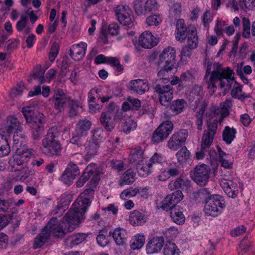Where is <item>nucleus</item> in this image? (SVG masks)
Wrapping results in <instances>:
<instances>
[{"label":"nucleus","mask_w":255,"mask_h":255,"mask_svg":"<svg viewBox=\"0 0 255 255\" xmlns=\"http://www.w3.org/2000/svg\"><path fill=\"white\" fill-rule=\"evenodd\" d=\"M204 92L201 86L195 85L189 93L188 98L190 102H194V109L199 108V110L196 112V125L199 130L202 129L203 125V118L205 109L208 106V102L203 100Z\"/></svg>","instance_id":"obj_1"},{"label":"nucleus","mask_w":255,"mask_h":255,"mask_svg":"<svg viewBox=\"0 0 255 255\" xmlns=\"http://www.w3.org/2000/svg\"><path fill=\"white\" fill-rule=\"evenodd\" d=\"M60 132L57 127H52L48 130L42 141L43 152L50 156L61 154L62 146L58 140Z\"/></svg>","instance_id":"obj_2"},{"label":"nucleus","mask_w":255,"mask_h":255,"mask_svg":"<svg viewBox=\"0 0 255 255\" xmlns=\"http://www.w3.org/2000/svg\"><path fill=\"white\" fill-rule=\"evenodd\" d=\"M81 206H76L75 202L70 209L63 218V223L69 226V229L74 230L82 221L85 219V213L86 211Z\"/></svg>","instance_id":"obj_3"},{"label":"nucleus","mask_w":255,"mask_h":255,"mask_svg":"<svg viewBox=\"0 0 255 255\" xmlns=\"http://www.w3.org/2000/svg\"><path fill=\"white\" fill-rule=\"evenodd\" d=\"M225 207V202L223 197L214 195L206 200L204 212L207 215L217 216L221 213Z\"/></svg>","instance_id":"obj_4"},{"label":"nucleus","mask_w":255,"mask_h":255,"mask_svg":"<svg viewBox=\"0 0 255 255\" xmlns=\"http://www.w3.org/2000/svg\"><path fill=\"white\" fill-rule=\"evenodd\" d=\"M14 152V154L9 160V164L13 167L15 165L20 166L28 162L35 155L34 150L25 146L16 149Z\"/></svg>","instance_id":"obj_5"},{"label":"nucleus","mask_w":255,"mask_h":255,"mask_svg":"<svg viewBox=\"0 0 255 255\" xmlns=\"http://www.w3.org/2000/svg\"><path fill=\"white\" fill-rule=\"evenodd\" d=\"M92 126L91 121L87 119L80 120L76 124V127L70 138V142L78 146L82 144V138L86 136Z\"/></svg>","instance_id":"obj_6"},{"label":"nucleus","mask_w":255,"mask_h":255,"mask_svg":"<svg viewBox=\"0 0 255 255\" xmlns=\"http://www.w3.org/2000/svg\"><path fill=\"white\" fill-rule=\"evenodd\" d=\"M211 169L209 166L205 164H198L193 171L190 172V176L193 181L201 186L205 185L209 181Z\"/></svg>","instance_id":"obj_7"},{"label":"nucleus","mask_w":255,"mask_h":255,"mask_svg":"<svg viewBox=\"0 0 255 255\" xmlns=\"http://www.w3.org/2000/svg\"><path fill=\"white\" fill-rule=\"evenodd\" d=\"M173 128V124L171 121H166L161 124L153 132L151 140L153 143H158L165 139L171 133Z\"/></svg>","instance_id":"obj_8"},{"label":"nucleus","mask_w":255,"mask_h":255,"mask_svg":"<svg viewBox=\"0 0 255 255\" xmlns=\"http://www.w3.org/2000/svg\"><path fill=\"white\" fill-rule=\"evenodd\" d=\"M57 220V217H53L48 222L46 225L48 226L47 231L49 233V236L52 234L55 237L63 238L65 234L69 232H71L73 230L69 229V226L67 224L63 223V220L59 224H56L55 223Z\"/></svg>","instance_id":"obj_9"},{"label":"nucleus","mask_w":255,"mask_h":255,"mask_svg":"<svg viewBox=\"0 0 255 255\" xmlns=\"http://www.w3.org/2000/svg\"><path fill=\"white\" fill-rule=\"evenodd\" d=\"M175 57L176 50L175 48L168 47L159 55L156 64L158 66H165V67L167 66L176 67Z\"/></svg>","instance_id":"obj_10"},{"label":"nucleus","mask_w":255,"mask_h":255,"mask_svg":"<svg viewBox=\"0 0 255 255\" xmlns=\"http://www.w3.org/2000/svg\"><path fill=\"white\" fill-rule=\"evenodd\" d=\"M70 100L61 89H54L53 96L49 99V102L54 108L59 112L63 111Z\"/></svg>","instance_id":"obj_11"},{"label":"nucleus","mask_w":255,"mask_h":255,"mask_svg":"<svg viewBox=\"0 0 255 255\" xmlns=\"http://www.w3.org/2000/svg\"><path fill=\"white\" fill-rule=\"evenodd\" d=\"M45 122V118L43 114L38 113L35 115L31 122H29V126L33 139H38L40 135L44 130L43 124Z\"/></svg>","instance_id":"obj_12"},{"label":"nucleus","mask_w":255,"mask_h":255,"mask_svg":"<svg viewBox=\"0 0 255 255\" xmlns=\"http://www.w3.org/2000/svg\"><path fill=\"white\" fill-rule=\"evenodd\" d=\"M233 176H230L229 178H221L219 183L227 196L235 198L238 195L239 189L237 184L233 181Z\"/></svg>","instance_id":"obj_13"},{"label":"nucleus","mask_w":255,"mask_h":255,"mask_svg":"<svg viewBox=\"0 0 255 255\" xmlns=\"http://www.w3.org/2000/svg\"><path fill=\"white\" fill-rule=\"evenodd\" d=\"M188 135V130L185 129L174 133L168 142V147L173 150H177L186 141Z\"/></svg>","instance_id":"obj_14"},{"label":"nucleus","mask_w":255,"mask_h":255,"mask_svg":"<svg viewBox=\"0 0 255 255\" xmlns=\"http://www.w3.org/2000/svg\"><path fill=\"white\" fill-rule=\"evenodd\" d=\"M183 195L181 191L176 190L171 194L168 195L163 200L162 208L164 210H170L177 208L176 205L182 200Z\"/></svg>","instance_id":"obj_15"},{"label":"nucleus","mask_w":255,"mask_h":255,"mask_svg":"<svg viewBox=\"0 0 255 255\" xmlns=\"http://www.w3.org/2000/svg\"><path fill=\"white\" fill-rule=\"evenodd\" d=\"M80 174L77 165L70 162L61 177V180L65 184H70Z\"/></svg>","instance_id":"obj_16"},{"label":"nucleus","mask_w":255,"mask_h":255,"mask_svg":"<svg viewBox=\"0 0 255 255\" xmlns=\"http://www.w3.org/2000/svg\"><path fill=\"white\" fill-rule=\"evenodd\" d=\"M94 190L92 188H88L84 190L75 201L76 206H81L87 211V208L90 206L93 200Z\"/></svg>","instance_id":"obj_17"},{"label":"nucleus","mask_w":255,"mask_h":255,"mask_svg":"<svg viewBox=\"0 0 255 255\" xmlns=\"http://www.w3.org/2000/svg\"><path fill=\"white\" fill-rule=\"evenodd\" d=\"M164 239L162 236H156L150 239L146 246L148 254L159 253L164 245Z\"/></svg>","instance_id":"obj_18"},{"label":"nucleus","mask_w":255,"mask_h":255,"mask_svg":"<svg viewBox=\"0 0 255 255\" xmlns=\"http://www.w3.org/2000/svg\"><path fill=\"white\" fill-rule=\"evenodd\" d=\"M219 70L221 74L220 82L221 88L227 87L228 89L231 88L234 81V77L232 76L233 75H234L233 70L230 69L229 67H227L226 69H223L221 64Z\"/></svg>","instance_id":"obj_19"},{"label":"nucleus","mask_w":255,"mask_h":255,"mask_svg":"<svg viewBox=\"0 0 255 255\" xmlns=\"http://www.w3.org/2000/svg\"><path fill=\"white\" fill-rule=\"evenodd\" d=\"M138 42L144 48H151L157 45L158 40L150 32L146 31L139 36Z\"/></svg>","instance_id":"obj_20"},{"label":"nucleus","mask_w":255,"mask_h":255,"mask_svg":"<svg viewBox=\"0 0 255 255\" xmlns=\"http://www.w3.org/2000/svg\"><path fill=\"white\" fill-rule=\"evenodd\" d=\"M87 44L84 42L73 45L69 50V55L76 61L82 60L85 56Z\"/></svg>","instance_id":"obj_21"},{"label":"nucleus","mask_w":255,"mask_h":255,"mask_svg":"<svg viewBox=\"0 0 255 255\" xmlns=\"http://www.w3.org/2000/svg\"><path fill=\"white\" fill-rule=\"evenodd\" d=\"M128 89L133 93L142 95L149 89L148 84L141 79L131 80L129 82Z\"/></svg>","instance_id":"obj_22"},{"label":"nucleus","mask_w":255,"mask_h":255,"mask_svg":"<svg viewBox=\"0 0 255 255\" xmlns=\"http://www.w3.org/2000/svg\"><path fill=\"white\" fill-rule=\"evenodd\" d=\"M85 159L90 160L94 158L97 154L100 147V144L98 141L88 139L85 143Z\"/></svg>","instance_id":"obj_23"},{"label":"nucleus","mask_w":255,"mask_h":255,"mask_svg":"<svg viewBox=\"0 0 255 255\" xmlns=\"http://www.w3.org/2000/svg\"><path fill=\"white\" fill-rule=\"evenodd\" d=\"M187 106V103L183 99H179L173 101L167 107L168 111H171V115H178L185 109Z\"/></svg>","instance_id":"obj_24"},{"label":"nucleus","mask_w":255,"mask_h":255,"mask_svg":"<svg viewBox=\"0 0 255 255\" xmlns=\"http://www.w3.org/2000/svg\"><path fill=\"white\" fill-rule=\"evenodd\" d=\"M113 117L114 113L110 111L101 114L100 122L107 131H111L114 128Z\"/></svg>","instance_id":"obj_25"},{"label":"nucleus","mask_w":255,"mask_h":255,"mask_svg":"<svg viewBox=\"0 0 255 255\" xmlns=\"http://www.w3.org/2000/svg\"><path fill=\"white\" fill-rule=\"evenodd\" d=\"M189 25L188 27L185 26L184 20L183 19H179L177 21L176 27L177 30V33L176 38L178 41L181 42L184 41L187 38V34L189 30Z\"/></svg>","instance_id":"obj_26"},{"label":"nucleus","mask_w":255,"mask_h":255,"mask_svg":"<svg viewBox=\"0 0 255 255\" xmlns=\"http://www.w3.org/2000/svg\"><path fill=\"white\" fill-rule=\"evenodd\" d=\"M48 225H46L43 228L41 232L35 238L34 240L33 248L37 249L41 247L49 239V233L47 231Z\"/></svg>","instance_id":"obj_27"},{"label":"nucleus","mask_w":255,"mask_h":255,"mask_svg":"<svg viewBox=\"0 0 255 255\" xmlns=\"http://www.w3.org/2000/svg\"><path fill=\"white\" fill-rule=\"evenodd\" d=\"M214 70L211 73V76L208 82V89L211 90L213 89V92H214V89L216 88L215 82L216 81L219 80L220 81L221 74H220L219 67L220 64L219 63L215 62L213 65Z\"/></svg>","instance_id":"obj_28"},{"label":"nucleus","mask_w":255,"mask_h":255,"mask_svg":"<svg viewBox=\"0 0 255 255\" xmlns=\"http://www.w3.org/2000/svg\"><path fill=\"white\" fill-rule=\"evenodd\" d=\"M112 236L118 246H123L127 242V232L123 228H118L115 229Z\"/></svg>","instance_id":"obj_29"},{"label":"nucleus","mask_w":255,"mask_h":255,"mask_svg":"<svg viewBox=\"0 0 255 255\" xmlns=\"http://www.w3.org/2000/svg\"><path fill=\"white\" fill-rule=\"evenodd\" d=\"M25 138L26 135L22 129L14 131L13 136L12 150H15L22 146H25L24 143Z\"/></svg>","instance_id":"obj_30"},{"label":"nucleus","mask_w":255,"mask_h":255,"mask_svg":"<svg viewBox=\"0 0 255 255\" xmlns=\"http://www.w3.org/2000/svg\"><path fill=\"white\" fill-rule=\"evenodd\" d=\"M189 30L190 31L187 34V42L186 46L194 49L197 47L198 43L197 30L194 25H190Z\"/></svg>","instance_id":"obj_31"},{"label":"nucleus","mask_w":255,"mask_h":255,"mask_svg":"<svg viewBox=\"0 0 255 255\" xmlns=\"http://www.w3.org/2000/svg\"><path fill=\"white\" fill-rule=\"evenodd\" d=\"M130 223L134 226H140L145 223V216L137 210H134L129 216Z\"/></svg>","instance_id":"obj_32"},{"label":"nucleus","mask_w":255,"mask_h":255,"mask_svg":"<svg viewBox=\"0 0 255 255\" xmlns=\"http://www.w3.org/2000/svg\"><path fill=\"white\" fill-rule=\"evenodd\" d=\"M144 159L143 149L141 147H137L131 152L129 160L131 164L137 166L143 163Z\"/></svg>","instance_id":"obj_33"},{"label":"nucleus","mask_w":255,"mask_h":255,"mask_svg":"<svg viewBox=\"0 0 255 255\" xmlns=\"http://www.w3.org/2000/svg\"><path fill=\"white\" fill-rule=\"evenodd\" d=\"M190 181L179 178L176 179L175 181L170 182L168 185V187L171 190L181 191V190L187 189L190 187Z\"/></svg>","instance_id":"obj_34"},{"label":"nucleus","mask_w":255,"mask_h":255,"mask_svg":"<svg viewBox=\"0 0 255 255\" xmlns=\"http://www.w3.org/2000/svg\"><path fill=\"white\" fill-rule=\"evenodd\" d=\"M140 101L136 98L129 97L123 104V110L124 111H128L130 110H138L140 107Z\"/></svg>","instance_id":"obj_35"},{"label":"nucleus","mask_w":255,"mask_h":255,"mask_svg":"<svg viewBox=\"0 0 255 255\" xmlns=\"http://www.w3.org/2000/svg\"><path fill=\"white\" fill-rule=\"evenodd\" d=\"M135 180V173L131 169H128L121 176L119 181V185L123 186L125 185L131 184Z\"/></svg>","instance_id":"obj_36"},{"label":"nucleus","mask_w":255,"mask_h":255,"mask_svg":"<svg viewBox=\"0 0 255 255\" xmlns=\"http://www.w3.org/2000/svg\"><path fill=\"white\" fill-rule=\"evenodd\" d=\"M5 129L8 133H10L14 130L22 129L21 125L17 118L14 117H8L7 118V123Z\"/></svg>","instance_id":"obj_37"},{"label":"nucleus","mask_w":255,"mask_h":255,"mask_svg":"<svg viewBox=\"0 0 255 255\" xmlns=\"http://www.w3.org/2000/svg\"><path fill=\"white\" fill-rule=\"evenodd\" d=\"M44 73V71L42 70L41 65H37L33 69L32 75L30 76L27 80L29 83H31L33 80H37L40 83H44L45 82Z\"/></svg>","instance_id":"obj_38"},{"label":"nucleus","mask_w":255,"mask_h":255,"mask_svg":"<svg viewBox=\"0 0 255 255\" xmlns=\"http://www.w3.org/2000/svg\"><path fill=\"white\" fill-rule=\"evenodd\" d=\"M170 215L172 221L178 225H182L185 222V217L182 211L178 208H172L170 212Z\"/></svg>","instance_id":"obj_39"},{"label":"nucleus","mask_w":255,"mask_h":255,"mask_svg":"<svg viewBox=\"0 0 255 255\" xmlns=\"http://www.w3.org/2000/svg\"><path fill=\"white\" fill-rule=\"evenodd\" d=\"M87 236L88 234L84 233L74 234L66 239V243L67 245L70 247L76 246L83 242Z\"/></svg>","instance_id":"obj_40"},{"label":"nucleus","mask_w":255,"mask_h":255,"mask_svg":"<svg viewBox=\"0 0 255 255\" xmlns=\"http://www.w3.org/2000/svg\"><path fill=\"white\" fill-rule=\"evenodd\" d=\"M252 250V242L249 240L248 236H245L242 240L238 249V255H244Z\"/></svg>","instance_id":"obj_41"},{"label":"nucleus","mask_w":255,"mask_h":255,"mask_svg":"<svg viewBox=\"0 0 255 255\" xmlns=\"http://www.w3.org/2000/svg\"><path fill=\"white\" fill-rule=\"evenodd\" d=\"M236 133V130L235 128H231L228 126L225 128L223 132V139L227 144H230L235 138V134Z\"/></svg>","instance_id":"obj_42"},{"label":"nucleus","mask_w":255,"mask_h":255,"mask_svg":"<svg viewBox=\"0 0 255 255\" xmlns=\"http://www.w3.org/2000/svg\"><path fill=\"white\" fill-rule=\"evenodd\" d=\"M195 78L194 73L188 71L182 73L180 75V86H182V88L187 86L190 83H193Z\"/></svg>","instance_id":"obj_43"},{"label":"nucleus","mask_w":255,"mask_h":255,"mask_svg":"<svg viewBox=\"0 0 255 255\" xmlns=\"http://www.w3.org/2000/svg\"><path fill=\"white\" fill-rule=\"evenodd\" d=\"M180 251L174 243L167 242L164 248V255H179Z\"/></svg>","instance_id":"obj_44"},{"label":"nucleus","mask_w":255,"mask_h":255,"mask_svg":"<svg viewBox=\"0 0 255 255\" xmlns=\"http://www.w3.org/2000/svg\"><path fill=\"white\" fill-rule=\"evenodd\" d=\"M145 242V237L141 235H137L134 236V239L131 242L130 245L131 249L139 250L141 249Z\"/></svg>","instance_id":"obj_45"},{"label":"nucleus","mask_w":255,"mask_h":255,"mask_svg":"<svg viewBox=\"0 0 255 255\" xmlns=\"http://www.w3.org/2000/svg\"><path fill=\"white\" fill-rule=\"evenodd\" d=\"M133 8L138 15L146 14L144 0H135L133 2Z\"/></svg>","instance_id":"obj_46"},{"label":"nucleus","mask_w":255,"mask_h":255,"mask_svg":"<svg viewBox=\"0 0 255 255\" xmlns=\"http://www.w3.org/2000/svg\"><path fill=\"white\" fill-rule=\"evenodd\" d=\"M214 136L204 131L202 137L201 146H203L204 149H209L213 143Z\"/></svg>","instance_id":"obj_47"},{"label":"nucleus","mask_w":255,"mask_h":255,"mask_svg":"<svg viewBox=\"0 0 255 255\" xmlns=\"http://www.w3.org/2000/svg\"><path fill=\"white\" fill-rule=\"evenodd\" d=\"M118 19L122 24L129 27H131L134 25V17L131 13V11L126 15L125 14V15L120 17V18Z\"/></svg>","instance_id":"obj_48"},{"label":"nucleus","mask_w":255,"mask_h":255,"mask_svg":"<svg viewBox=\"0 0 255 255\" xmlns=\"http://www.w3.org/2000/svg\"><path fill=\"white\" fill-rule=\"evenodd\" d=\"M176 157L178 160V161L180 164H183L187 161L188 159L190 156V152L186 148V147H184L181 148L177 153H176Z\"/></svg>","instance_id":"obj_49"},{"label":"nucleus","mask_w":255,"mask_h":255,"mask_svg":"<svg viewBox=\"0 0 255 255\" xmlns=\"http://www.w3.org/2000/svg\"><path fill=\"white\" fill-rule=\"evenodd\" d=\"M242 86L238 84V86L234 87L231 91V96L233 98L243 101L245 99L249 98L250 96L245 93L241 94Z\"/></svg>","instance_id":"obj_50"},{"label":"nucleus","mask_w":255,"mask_h":255,"mask_svg":"<svg viewBox=\"0 0 255 255\" xmlns=\"http://www.w3.org/2000/svg\"><path fill=\"white\" fill-rule=\"evenodd\" d=\"M21 112L23 114L26 123L29 124V122H31L32 118H33L35 115L34 108L31 106H26L22 108Z\"/></svg>","instance_id":"obj_51"},{"label":"nucleus","mask_w":255,"mask_h":255,"mask_svg":"<svg viewBox=\"0 0 255 255\" xmlns=\"http://www.w3.org/2000/svg\"><path fill=\"white\" fill-rule=\"evenodd\" d=\"M175 67H165V66H163L162 68L158 72L157 76L162 80H168L169 78V76H171V71Z\"/></svg>","instance_id":"obj_52"},{"label":"nucleus","mask_w":255,"mask_h":255,"mask_svg":"<svg viewBox=\"0 0 255 255\" xmlns=\"http://www.w3.org/2000/svg\"><path fill=\"white\" fill-rule=\"evenodd\" d=\"M153 87L155 92L159 94V96H160V95L165 94V93L173 92L172 88L169 84L164 86L159 83L158 84H155L153 85Z\"/></svg>","instance_id":"obj_53"},{"label":"nucleus","mask_w":255,"mask_h":255,"mask_svg":"<svg viewBox=\"0 0 255 255\" xmlns=\"http://www.w3.org/2000/svg\"><path fill=\"white\" fill-rule=\"evenodd\" d=\"M173 98V91L165 93V94L160 95L159 100L160 104L166 107L170 104L169 103Z\"/></svg>","instance_id":"obj_54"},{"label":"nucleus","mask_w":255,"mask_h":255,"mask_svg":"<svg viewBox=\"0 0 255 255\" xmlns=\"http://www.w3.org/2000/svg\"><path fill=\"white\" fill-rule=\"evenodd\" d=\"M145 9L146 11V14L149 12L155 11L158 9V4L157 0H147L145 2Z\"/></svg>","instance_id":"obj_55"},{"label":"nucleus","mask_w":255,"mask_h":255,"mask_svg":"<svg viewBox=\"0 0 255 255\" xmlns=\"http://www.w3.org/2000/svg\"><path fill=\"white\" fill-rule=\"evenodd\" d=\"M136 127V123L133 120L129 119L122 126V129L125 133H129L131 130H134Z\"/></svg>","instance_id":"obj_56"},{"label":"nucleus","mask_w":255,"mask_h":255,"mask_svg":"<svg viewBox=\"0 0 255 255\" xmlns=\"http://www.w3.org/2000/svg\"><path fill=\"white\" fill-rule=\"evenodd\" d=\"M129 7L126 5H118L115 9V12L117 17V19L120 18V17L124 16L127 13L131 12Z\"/></svg>","instance_id":"obj_57"},{"label":"nucleus","mask_w":255,"mask_h":255,"mask_svg":"<svg viewBox=\"0 0 255 255\" xmlns=\"http://www.w3.org/2000/svg\"><path fill=\"white\" fill-rule=\"evenodd\" d=\"M69 107V116L70 117L73 118L75 117L78 112V108L79 105L76 101L73 100H70L68 103Z\"/></svg>","instance_id":"obj_58"},{"label":"nucleus","mask_w":255,"mask_h":255,"mask_svg":"<svg viewBox=\"0 0 255 255\" xmlns=\"http://www.w3.org/2000/svg\"><path fill=\"white\" fill-rule=\"evenodd\" d=\"M218 121V118L213 120L212 121H209L207 125L208 129L204 131L215 135L217 129Z\"/></svg>","instance_id":"obj_59"},{"label":"nucleus","mask_w":255,"mask_h":255,"mask_svg":"<svg viewBox=\"0 0 255 255\" xmlns=\"http://www.w3.org/2000/svg\"><path fill=\"white\" fill-rule=\"evenodd\" d=\"M65 202V201H63V199H61L58 203L57 208L53 210L54 215H57V217H60L61 216L67 206V203Z\"/></svg>","instance_id":"obj_60"},{"label":"nucleus","mask_w":255,"mask_h":255,"mask_svg":"<svg viewBox=\"0 0 255 255\" xmlns=\"http://www.w3.org/2000/svg\"><path fill=\"white\" fill-rule=\"evenodd\" d=\"M161 22L160 16L157 14L149 16L146 18V22L149 26H157Z\"/></svg>","instance_id":"obj_61"},{"label":"nucleus","mask_w":255,"mask_h":255,"mask_svg":"<svg viewBox=\"0 0 255 255\" xmlns=\"http://www.w3.org/2000/svg\"><path fill=\"white\" fill-rule=\"evenodd\" d=\"M222 110L223 111L222 113L223 117H226L229 115V110L232 106V100L230 99L226 100L224 102L221 104Z\"/></svg>","instance_id":"obj_62"},{"label":"nucleus","mask_w":255,"mask_h":255,"mask_svg":"<svg viewBox=\"0 0 255 255\" xmlns=\"http://www.w3.org/2000/svg\"><path fill=\"white\" fill-rule=\"evenodd\" d=\"M107 63L111 64L113 66L116 67L117 69L119 72L123 71L124 68L122 65L120 63L119 59L115 57H109Z\"/></svg>","instance_id":"obj_63"},{"label":"nucleus","mask_w":255,"mask_h":255,"mask_svg":"<svg viewBox=\"0 0 255 255\" xmlns=\"http://www.w3.org/2000/svg\"><path fill=\"white\" fill-rule=\"evenodd\" d=\"M103 130L101 128H97L92 131V136L90 140L98 141L99 144L101 142L103 136Z\"/></svg>","instance_id":"obj_64"}]
</instances>
